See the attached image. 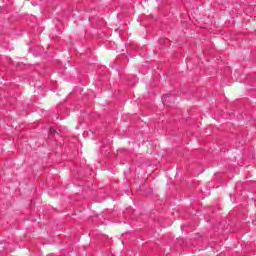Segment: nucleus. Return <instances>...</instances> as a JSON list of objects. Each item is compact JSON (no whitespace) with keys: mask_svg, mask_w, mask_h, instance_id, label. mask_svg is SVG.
<instances>
[{"mask_svg":"<svg viewBox=\"0 0 256 256\" xmlns=\"http://www.w3.org/2000/svg\"><path fill=\"white\" fill-rule=\"evenodd\" d=\"M162 103L163 105H167L168 107L170 105H173V103H175V96L172 93L165 94L162 97Z\"/></svg>","mask_w":256,"mask_h":256,"instance_id":"f257e3e1","label":"nucleus"},{"mask_svg":"<svg viewBox=\"0 0 256 256\" xmlns=\"http://www.w3.org/2000/svg\"><path fill=\"white\" fill-rule=\"evenodd\" d=\"M49 133H51L53 135V133H55V129L54 128H50Z\"/></svg>","mask_w":256,"mask_h":256,"instance_id":"f03ea898","label":"nucleus"}]
</instances>
